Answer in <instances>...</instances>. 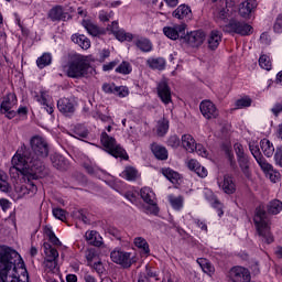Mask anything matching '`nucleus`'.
Instances as JSON below:
<instances>
[{
	"instance_id": "f257e3e1",
	"label": "nucleus",
	"mask_w": 282,
	"mask_h": 282,
	"mask_svg": "<svg viewBox=\"0 0 282 282\" xmlns=\"http://www.w3.org/2000/svg\"><path fill=\"white\" fill-rule=\"evenodd\" d=\"M17 261L18 267L26 272L19 252L9 247H0V282H28V278L24 281L19 278Z\"/></svg>"
},
{
	"instance_id": "f03ea898",
	"label": "nucleus",
	"mask_w": 282,
	"mask_h": 282,
	"mask_svg": "<svg viewBox=\"0 0 282 282\" xmlns=\"http://www.w3.org/2000/svg\"><path fill=\"white\" fill-rule=\"evenodd\" d=\"M30 145L32 152L25 151V145L23 147L22 155L30 162L32 169H35L37 173L43 172V160L50 155V147L47 141L43 137H32L30 140Z\"/></svg>"
},
{
	"instance_id": "7ed1b4c3",
	"label": "nucleus",
	"mask_w": 282,
	"mask_h": 282,
	"mask_svg": "<svg viewBox=\"0 0 282 282\" xmlns=\"http://www.w3.org/2000/svg\"><path fill=\"white\" fill-rule=\"evenodd\" d=\"M253 224L256 232L262 243L270 245L274 241V236H272L271 231L272 223L270 221V217L268 216V213L263 206L256 208Z\"/></svg>"
},
{
	"instance_id": "20e7f679",
	"label": "nucleus",
	"mask_w": 282,
	"mask_h": 282,
	"mask_svg": "<svg viewBox=\"0 0 282 282\" xmlns=\"http://www.w3.org/2000/svg\"><path fill=\"white\" fill-rule=\"evenodd\" d=\"M23 147L17 151V153L12 158V166L9 170L11 177H19V173L21 175H25L29 180H36L40 177V173L36 169L32 167L26 158L22 154Z\"/></svg>"
},
{
	"instance_id": "39448f33",
	"label": "nucleus",
	"mask_w": 282,
	"mask_h": 282,
	"mask_svg": "<svg viewBox=\"0 0 282 282\" xmlns=\"http://www.w3.org/2000/svg\"><path fill=\"white\" fill-rule=\"evenodd\" d=\"M89 69H91L89 57L75 54L67 65L66 74L69 78H85L89 74Z\"/></svg>"
},
{
	"instance_id": "423d86ee",
	"label": "nucleus",
	"mask_w": 282,
	"mask_h": 282,
	"mask_svg": "<svg viewBox=\"0 0 282 282\" xmlns=\"http://www.w3.org/2000/svg\"><path fill=\"white\" fill-rule=\"evenodd\" d=\"M101 144L102 147H105L106 151L113 158H124V155H127L124 149L116 143V139H113V137H109L107 132L101 133Z\"/></svg>"
},
{
	"instance_id": "0eeeda50",
	"label": "nucleus",
	"mask_w": 282,
	"mask_h": 282,
	"mask_svg": "<svg viewBox=\"0 0 282 282\" xmlns=\"http://www.w3.org/2000/svg\"><path fill=\"white\" fill-rule=\"evenodd\" d=\"M223 30L228 34H240V36H248L252 32V26L239 20H230Z\"/></svg>"
},
{
	"instance_id": "6e6552de",
	"label": "nucleus",
	"mask_w": 282,
	"mask_h": 282,
	"mask_svg": "<svg viewBox=\"0 0 282 282\" xmlns=\"http://www.w3.org/2000/svg\"><path fill=\"white\" fill-rule=\"evenodd\" d=\"M141 198L145 204H148L145 208V213L148 215H158L160 213V208L158 207V203L155 202V193L151 187H143L140 192Z\"/></svg>"
},
{
	"instance_id": "1a4fd4ad",
	"label": "nucleus",
	"mask_w": 282,
	"mask_h": 282,
	"mask_svg": "<svg viewBox=\"0 0 282 282\" xmlns=\"http://www.w3.org/2000/svg\"><path fill=\"white\" fill-rule=\"evenodd\" d=\"M33 100L39 102V105H41L50 116L54 113V104H52V96L50 95V91L42 88L40 91L33 93Z\"/></svg>"
},
{
	"instance_id": "9d476101",
	"label": "nucleus",
	"mask_w": 282,
	"mask_h": 282,
	"mask_svg": "<svg viewBox=\"0 0 282 282\" xmlns=\"http://www.w3.org/2000/svg\"><path fill=\"white\" fill-rule=\"evenodd\" d=\"M110 259L117 265L122 268H131L133 264V259L131 258V252H127L121 249H115L110 252Z\"/></svg>"
},
{
	"instance_id": "9b49d317",
	"label": "nucleus",
	"mask_w": 282,
	"mask_h": 282,
	"mask_svg": "<svg viewBox=\"0 0 282 282\" xmlns=\"http://www.w3.org/2000/svg\"><path fill=\"white\" fill-rule=\"evenodd\" d=\"M227 279L230 282H250L252 276L248 269L243 267H232L227 273Z\"/></svg>"
},
{
	"instance_id": "f8f14e48",
	"label": "nucleus",
	"mask_w": 282,
	"mask_h": 282,
	"mask_svg": "<svg viewBox=\"0 0 282 282\" xmlns=\"http://www.w3.org/2000/svg\"><path fill=\"white\" fill-rule=\"evenodd\" d=\"M17 105V95L9 94L7 95L0 106L1 113H4L9 120H12L14 116H17V111L12 110V108Z\"/></svg>"
},
{
	"instance_id": "ddd939ff",
	"label": "nucleus",
	"mask_w": 282,
	"mask_h": 282,
	"mask_svg": "<svg viewBox=\"0 0 282 282\" xmlns=\"http://www.w3.org/2000/svg\"><path fill=\"white\" fill-rule=\"evenodd\" d=\"M199 110L202 116L206 118V120H213L214 118H218L219 110L217 109V106L213 104L210 100H203L199 105Z\"/></svg>"
},
{
	"instance_id": "4468645a",
	"label": "nucleus",
	"mask_w": 282,
	"mask_h": 282,
	"mask_svg": "<svg viewBox=\"0 0 282 282\" xmlns=\"http://www.w3.org/2000/svg\"><path fill=\"white\" fill-rule=\"evenodd\" d=\"M217 185L226 195H235L237 192V184L235 183V178L230 175H224L223 178H217Z\"/></svg>"
},
{
	"instance_id": "2eb2a0df",
	"label": "nucleus",
	"mask_w": 282,
	"mask_h": 282,
	"mask_svg": "<svg viewBox=\"0 0 282 282\" xmlns=\"http://www.w3.org/2000/svg\"><path fill=\"white\" fill-rule=\"evenodd\" d=\"M205 39L206 34L203 31H192L183 37V41L191 47H199Z\"/></svg>"
},
{
	"instance_id": "dca6fc26",
	"label": "nucleus",
	"mask_w": 282,
	"mask_h": 282,
	"mask_svg": "<svg viewBox=\"0 0 282 282\" xmlns=\"http://www.w3.org/2000/svg\"><path fill=\"white\" fill-rule=\"evenodd\" d=\"M185 32H186V24L184 23L163 28V34H165V36L167 39H171L172 41H177V39L184 35Z\"/></svg>"
},
{
	"instance_id": "f3484780",
	"label": "nucleus",
	"mask_w": 282,
	"mask_h": 282,
	"mask_svg": "<svg viewBox=\"0 0 282 282\" xmlns=\"http://www.w3.org/2000/svg\"><path fill=\"white\" fill-rule=\"evenodd\" d=\"M254 10H257V0H246L239 4L238 12L242 19H250Z\"/></svg>"
},
{
	"instance_id": "a211bd4d",
	"label": "nucleus",
	"mask_w": 282,
	"mask_h": 282,
	"mask_svg": "<svg viewBox=\"0 0 282 282\" xmlns=\"http://www.w3.org/2000/svg\"><path fill=\"white\" fill-rule=\"evenodd\" d=\"M172 17L178 21H186L193 17V11L188 4H181L173 11Z\"/></svg>"
},
{
	"instance_id": "6ab92c4d",
	"label": "nucleus",
	"mask_w": 282,
	"mask_h": 282,
	"mask_svg": "<svg viewBox=\"0 0 282 282\" xmlns=\"http://www.w3.org/2000/svg\"><path fill=\"white\" fill-rule=\"evenodd\" d=\"M203 193L207 202H209V204L213 206V208L217 209L218 217H221L224 215V205L217 199L213 191L205 188Z\"/></svg>"
},
{
	"instance_id": "aec40b11",
	"label": "nucleus",
	"mask_w": 282,
	"mask_h": 282,
	"mask_svg": "<svg viewBox=\"0 0 282 282\" xmlns=\"http://www.w3.org/2000/svg\"><path fill=\"white\" fill-rule=\"evenodd\" d=\"M158 94L164 105H169V102H171V88L166 80H162L158 85Z\"/></svg>"
},
{
	"instance_id": "412c9836",
	"label": "nucleus",
	"mask_w": 282,
	"mask_h": 282,
	"mask_svg": "<svg viewBox=\"0 0 282 282\" xmlns=\"http://www.w3.org/2000/svg\"><path fill=\"white\" fill-rule=\"evenodd\" d=\"M186 164L189 171H194V173H196L198 177H208V170L202 166V164H199L197 160L191 159L186 162Z\"/></svg>"
},
{
	"instance_id": "4be33fe9",
	"label": "nucleus",
	"mask_w": 282,
	"mask_h": 282,
	"mask_svg": "<svg viewBox=\"0 0 282 282\" xmlns=\"http://www.w3.org/2000/svg\"><path fill=\"white\" fill-rule=\"evenodd\" d=\"M48 17L53 21H67L69 19V13L63 10V7L57 6L48 12Z\"/></svg>"
},
{
	"instance_id": "5701e85b",
	"label": "nucleus",
	"mask_w": 282,
	"mask_h": 282,
	"mask_svg": "<svg viewBox=\"0 0 282 282\" xmlns=\"http://www.w3.org/2000/svg\"><path fill=\"white\" fill-rule=\"evenodd\" d=\"M181 144L188 153H195V145L197 142H195V138H193V135L183 134L181 138Z\"/></svg>"
},
{
	"instance_id": "b1692460",
	"label": "nucleus",
	"mask_w": 282,
	"mask_h": 282,
	"mask_svg": "<svg viewBox=\"0 0 282 282\" xmlns=\"http://www.w3.org/2000/svg\"><path fill=\"white\" fill-rule=\"evenodd\" d=\"M57 109L61 113H74V102L69 98H62L57 101Z\"/></svg>"
},
{
	"instance_id": "393cba45",
	"label": "nucleus",
	"mask_w": 282,
	"mask_h": 282,
	"mask_svg": "<svg viewBox=\"0 0 282 282\" xmlns=\"http://www.w3.org/2000/svg\"><path fill=\"white\" fill-rule=\"evenodd\" d=\"M221 43V32L212 31L207 37V45L209 50H217Z\"/></svg>"
},
{
	"instance_id": "a878e982",
	"label": "nucleus",
	"mask_w": 282,
	"mask_h": 282,
	"mask_svg": "<svg viewBox=\"0 0 282 282\" xmlns=\"http://www.w3.org/2000/svg\"><path fill=\"white\" fill-rule=\"evenodd\" d=\"M120 175L128 182H135V180H140V172H138V170L133 166H127Z\"/></svg>"
},
{
	"instance_id": "bb28decb",
	"label": "nucleus",
	"mask_w": 282,
	"mask_h": 282,
	"mask_svg": "<svg viewBox=\"0 0 282 282\" xmlns=\"http://www.w3.org/2000/svg\"><path fill=\"white\" fill-rule=\"evenodd\" d=\"M87 243L90 246H95L96 248H100L102 246V237L97 231H86L85 235Z\"/></svg>"
},
{
	"instance_id": "cd10ccee",
	"label": "nucleus",
	"mask_w": 282,
	"mask_h": 282,
	"mask_svg": "<svg viewBox=\"0 0 282 282\" xmlns=\"http://www.w3.org/2000/svg\"><path fill=\"white\" fill-rule=\"evenodd\" d=\"M147 65L150 69H158L162 72L166 67V61L162 57H149L147 59Z\"/></svg>"
},
{
	"instance_id": "c85d7f7f",
	"label": "nucleus",
	"mask_w": 282,
	"mask_h": 282,
	"mask_svg": "<svg viewBox=\"0 0 282 282\" xmlns=\"http://www.w3.org/2000/svg\"><path fill=\"white\" fill-rule=\"evenodd\" d=\"M72 41L76 45H79L82 50H89V47H91V41L83 34H73Z\"/></svg>"
},
{
	"instance_id": "c756f323",
	"label": "nucleus",
	"mask_w": 282,
	"mask_h": 282,
	"mask_svg": "<svg viewBox=\"0 0 282 282\" xmlns=\"http://www.w3.org/2000/svg\"><path fill=\"white\" fill-rule=\"evenodd\" d=\"M44 260H57L58 261V250L54 248L50 242H44Z\"/></svg>"
},
{
	"instance_id": "7c9ffc66",
	"label": "nucleus",
	"mask_w": 282,
	"mask_h": 282,
	"mask_svg": "<svg viewBox=\"0 0 282 282\" xmlns=\"http://www.w3.org/2000/svg\"><path fill=\"white\" fill-rule=\"evenodd\" d=\"M51 162L58 171H65V169H67V161L61 154H53L51 156Z\"/></svg>"
},
{
	"instance_id": "2f4dec72",
	"label": "nucleus",
	"mask_w": 282,
	"mask_h": 282,
	"mask_svg": "<svg viewBox=\"0 0 282 282\" xmlns=\"http://www.w3.org/2000/svg\"><path fill=\"white\" fill-rule=\"evenodd\" d=\"M135 46L141 52H151L153 50V44L151 41L147 37H139L134 41Z\"/></svg>"
},
{
	"instance_id": "473e14b6",
	"label": "nucleus",
	"mask_w": 282,
	"mask_h": 282,
	"mask_svg": "<svg viewBox=\"0 0 282 282\" xmlns=\"http://www.w3.org/2000/svg\"><path fill=\"white\" fill-rule=\"evenodd\" d=\"M44 272L46 274H58V260H45L43 261Z\"/></svg>"
},
{
	"instance_id": "72a5a7b5",
	"label": "nucleus",
	"mask_w": 282,
	"mask_h": 282,
	"mask_svg": "<svg viewBox=\"0 0 282 282\" xmlns=\"http://www.w3.org/2000/svg\"><path fill=\"white\" fill-rule=\"evenodd\" d=\"M260 147H261L262 153H263L267 158H272V155H274V144H272V142H270V140H268V139H262V140L260 141Z\"/></svg>"
},
{
	"instance_id": "f704fd0d",
	"label": "nucleus",
	"mask_w": 282,
	"mask_h": 282,
	"mask_svg": "<svg viewBox=\"0 0 282 282\" xmlns=\"http://www.w3.org/2000/svg\"><path fill=\"white\" fill-rule=\"evenodd\" d=\"M237 162L243 175H246V177H250V159L248 158V155L239 156L237 159Z\"/></svg>"
},
{
	"instance_id": "c9c22d12",
	"label": "nucleus",
	"mask_w": 282,
	"mask_h": 282,
	"mask_svg": "<svg viewBox=\"0 0 282 282\" xmlns=\"http://www.w3.org/2000/svg\"><path fill=\"white\" fill-rule=\"evenodd\" d=\"M133 243L135 248H139V250H141L142 254L148 256L151 253V249L149 248V242H147V239L142 237H137L134 238Z\"/></svg>"
},
{
	"instance_id": "e433bc0d",
	"label": "nucleus",
	"mask_w": 282,
	"mask_h": 282,
	"mask_svg": "<svg viewBox=\"0 0 282 282\" xmlns=\"http://www.w3.org/2000/svg\"><path fill=\"white\" fill-rule=\"evenodd\" d=\"M70 135L73 138H76V140H83V138H87V135H89V131L87 130V128L85 126L77 124L74 127Z\"/></svg>"
},
{
	"instance_id": "4c0bfd02",
	"label": "nucleus",
	"mask_w": 282,
	"mask_h": 282,
	"mask_svg": "<svg viewBox=\"0 0 282 282\" xmlns=\"http://www.w3.org/2000/svg\"><path fill=\"white\" fill-rule=\"evenodd\" d=\"M82 24L90 36H98V34H100V29H98V25H96L93 21L84 20Z\"/></svg>"
},
{
	"instance_id": "58836bf2",
	"label": "nucleus",
	"mask_w": 282,
	"mask_h": 282,
	"mask_svg": "<svg viewBox=\"0 0 282 282\" xmlns=\"http://www.w3.org/2000/svg\"><path fill=\"white\" fill-rule=\"evenodd\" d=\"M152 153L156 160H167L169 159V151L166 148L162 145H152Z\"/></svg>"
},
{
	"instance_id": "ea45409f",
	"label": "nucleus",
	"mask_w": 282,
	"mask_h": 282,
	"mask_svg": "<svg viewBox=\"0 0 282 282\" xmlns=\"http://www.w3.org/2000/svg\"><path fill=\"white\" fill-rule=\"evenodd\" d=\"M162 174L164 175V177H166V180H169V182H171L172 184H177L180 182V173L175 172L174 170H172L171 167H166L162 170Z\"/></svg>"
},
{
	"instance_id": "a19ab883",
	"label": "nucleus",
	"mask_w": 282,
	"mask_h": 282,
	"mask_svg": "<svg viewBox=\"0 0 282 282\" xmlns=\"http://www.w3.org/2000/svg\"><path fill=\"white\" fill-rule=\"evenodd\" d=\"M167 199L174 210H182L184 208V197L170 195Z\"/></svg>"
},
{
	"instance_id": "79ce46f5",
	"label": "nucleus",
	"mask_w": 282,
	"mask_h": 282,
	"mask_svg": "<svg viewBox=\"0 0 282 282\" xmlns=\"http://www.w3.org/2000/svg\"><path fill=\"white\" fill-rule=\"evenodd\" d=\"M36 65H37L39 69H44V67L52 65V54L44 53L42 56H40L36 59Z\"/></svg>"
},
{
	"instance_id": "37998d69",
	"label": "nucleus",
	"mask_w": 282,
	"mask_h": 282,
	"mask_svg": "<svg viewBox=\"0 0 282 282\" xmlns=\"http://www.w3.org/2000/svg\"><path fill=\"white\" fill-rule=\"evenodd\" d=\"M39 188L36 184L30 182L28 185L21 187L22 195H26L28 197H34L37 193Z\"/></svg>"
},
{
	"instance_id": "c03bdc74",
	"label": "nucleus",
	"mask_w": 282,
	"mask_h": 282,
	"mask_svg": "<svg viewBox=\"0 0 282 282\" xmlns=\"http://www.w3.org/2000/svg\"><path fill=\"white\" fill-rule=\"evenodd\" d=\"M112 34H115L116 39L119 40L121 43H124V41H133V35L131 33H127V31L124 30H112Z\"/></svg>"
},
{
	"instance_id": "a18cd8bd",
	"label": "nucleus",
	"mask_w": 282,
	"mask_h": 282,
	"mask_svg": "<svg viewBox=\"0 0 282 282\" xmlns=\"http://www.w3.org/2000/svg\"><path fill=\"white\" fill-rule=\"evenodd\" d=\"M282 210V203L279 199L271 200L268 205V213L271 215H279Z\"/></svg>"
},
{
	"instance_id": "49530a36",
	"label": "nucleus",
	"mask_w": 282,
	"mask_h": 282,
	"mask_svg": "<svg viewBox=\"0 0 282 282\" xmlns=\"http://www.w3.org/2000/svg\"><path fill=\"white\" fill-rule=\"evenodd\" d=\"M167 132H169V120L163 118L158 121L156 133L158 135L162 137V135H166Z\"/></svg>"
},
{
	"instance_id": "de8ad7c7",
	"label": "nucleus",
	"mask_w": 282,
	"mask_h": 282,
	"mask_svg": "<svg viewBox=\"0 0 282 282\" xmlns=\"http://www.w3.org/2000/svg\"><path fill=\"white\" fill-rule=\"evenodd\" d=\"M215 17L218 21H228L232 17V13L226 7H223L216 11Z\"/></svg>"
},
{
	"instance_id": "09e8293b",
	"label": "nucleus",
	"mask_w": 282,
	"mask_h": 282,
	"mask_svg": "<svg viewBox=\"0 0 282 282\" xmlns=\"http://www.w3.org/2000/svg\"><path fill=\"white\" fill-rule=\"evenodd\" d=\"M0 191L8 193L10 191V183H8V174L0 170Z\"/></svg>"
},
{
	"instance_id": "8fccbe9b",
	"label": "nucleus",
	"mask_w": 282,
	"mask_h": 282,
	"mask_svg": "<svg viewBox=\"0 0 282 282\" xmlns=\"http://www.w3.org/2000/svg\"><path fill=\"white\" fill-rule=\"evenodd\" d=\"M259 65L261 69L270 72V69H272V59L268 55L263 54L259 58Z\"/></svg>"
},
{
	"instance_id": "3c124183",
	"label": "nucleus",
	"mask_w": 282,
	"mask_h": 282,
	"mask_svg": "<svg viewBox=\"0 0 282 282\" xmlns=\"http://www.w3.org/2000/svg\"><path fill=\"white\" fill-rule=\"evenodd\" d=\"M223 151L225 152V155L228 159L231 169H237V161L235 160V153H232V150L230 149V147L225 145L223 148Z\"/></svg>"
},
{
	"instance_id": "603ef678",
	"label": "nucleus",
	"mask_w": 282,
	"mask_h": 282,
	"mask_svg": "<svg viewBox=\"0 0 282 282\" xmlns=\"http://www.w3.org/2000/svg\"><path fill=\"white\" fill-rule=\"evenodd\" d=\"M117 74H123L127 76L130 72H132L131 64L129 62H122L117 68H116Z\"/></svg>"
},
{
	"instance_id": "864d4df0",
	"label": "nucleus",
	"mask_w": 282,
	"mask_h": 282,
	"mask_svg": "<svg viewBox=\"0 0 282 282\" xmlns=\"http://www.w3.org/2000/svg\"><path fill=\"white\" fill-rule=\"evenodd\" d=\"M256 162L259 164L262 171H264V173H270V171H272V165L263 159V155L258 156V159H256Z\"/></svg>"
},
{
	"instance_id": "5fc2aeb1",
	"label": "nucleus",
	"mask_w": 282,
	"mask_h": 282,
	"mask_svg": "<svg viewBox=\"0 0 282 282\" xmlns=\"http://www.w3.org/2000/svg\"><path fill=\"white\" fill-rule=\"evenodd\" d=\"M252 105V99L249 97L240 98L236 101V109H246V107H250Z\"/></svg>"
},
{
	"instance_id": "6e6d98bb",
	"label": "nucleus",
	"mask_w": 282,
	"mask_h": 282,
	"mask_svg": "<svg viewBox=\"0 0 282 282\" xmlns=\"http://www.w3.org/2000/svg\"><path fill=\"white\" fill-rule=\"evenodd\" d=\"M53 217L59 219V221H65V219H67V212L63 208H53Z\"/></svg>"
},
{
	"instance_id": "4d7b16f0",
	"label": "nucleus",
	"mask_w": 282,
	"mask_h": 282,
	"mask_svg": "<svg viewBox=\"0 0 282 282\" xmlns=\"http://www.w3.org/2000/svg\"><path fill=\"white\" fill-rule=\"evenodd\" d=\"M249 150L251 155H253L254 160L259 159L262 155L261 150H259V145L254 141L249 142Z\"/></svg>"
},
{
	"instance_id": "13d9d810",
	"label": "nucleus",
	"mask_w": 282,
	"mask_h": 282,
	"mask_svg": "<svg viewBox=\"0 0 282 282\" xmlns=\"http://www.w3.org/2000/svg\"><path fill=\"white\" fill-rule=\"evenodd\" d=\"M115 96H119V98H127L129 96V88L124 86H115Z\"/></svg>"
},
{
	"instance_id": "bf43d9fd",
	"label": "nucleus",
	"mask_w": 282,
	"mask_h": 282,
	"mask_svg": "<svg viewBox=\"0 0 282 282\" xmlns=\"http://www.w3.org/2000/svg\"><path fill=\"white\" fill-rule=\"evenodd\" d=\"M98 254L96 253V249H88L86 251V261L87 265H91L94 261H96Z\"/></svg>"
},
{
	"instance_id": "052dcab7",
	"label": "nucleus",
	"mask_w": 282,
	"mask_h": 282,
	"mask_svg": "<svg viewBox=\"0 0 282 282\" xmlns=\"http://www.w3.org/2000/svg\"><path fill=\"white\" fill-rule=\"evenodd\" d=\"M234 151L236 153V158H243L248 154H246V148L241 143H235L234 144Z\"/></svg>"
},
{
	"instance_id": "680f3d73",
	"label": "nucleus",
	"mask_w": 282,
	"mask_h": 282,
	"mask_svg": "<svg viewBox=\"0 0 282 282\" xmlns=\"http://www.w3.org/2000/svg\"><path fill=\"white\" fill-rule=\"evenodd\" d=\"M194 151L197 153V155H200V158H208V150H206V148L199 143H196Z\"/></svg>"
},
{
	"instance_id": "e2e57ef3",
	"label": "nucleus",
	"mask_w": 282,
	"mask_h": 282,
	"mask_svg": "<svg viewBox=\"0 0 282 282\" xmlns=\"http://www.w3.org/2000/svg\"><path fill=\"white\" fill-rule=\"evenodd\" d=\"M273 31L276 34H281L282 33V13L278 15V18L275 19V22L273 24Z\"/></svg>"
},
{
	"instance_id": "0e129e2a",
	"label": "nucleus",
	"mask_w": 282,
	"mask_h": 282,
	"mask_svg": "<svg viewBox=\"0 0 282 282\" xmlns=\"http://www.w3.org/2000/svg\"><path fill=\"white\" fill-rule=\"evenodd\" d=\"M89 268H94V270L97 272V274H104L105 273V265H102V262L97 261L94 262Z\"/></svg>"
},
{
	"instance_id": "69168bd1",
	"label": "nucleus",
	"mask_w": 282,
	"mask_h": 282,
	"mask_svg": "<svg viewBox=\"0 0 282 282\" xmlns=\"http://www.w3.org/2000/svg\"><path fill=\"white\" fill-rule=\"evenodd\" d=\"M225 8L234 14L235 10H237V2L235 0H226Z\"/></svg>"
},
{
	"instance_id": "338daca9",
	"label": "nucleus",
	"mask_w": 282,
	"mask_h": 282,
	"mask_svg": "<svg viewBox=\"0 0 282 282\" xmlns=\"http://www.w3.org/2000/svg\"><path fill=\"white\" fill-rule=\"evenodd\" d=\"M267 173L269 174V180L273 182V184H276V182H279V180L281 178V174L272 169L270 172Z\"/></svg>"
},
{
	"instance_id": "774afa93",
	"label": "nucleus",
	"mask_w": 282,
	"mask_h": 282,
	"mask_svg": "<svg viewBox=\"0 0 282 282\" xmlns=\"http://www.w3.org/2000/svg\"><path fill=\"white\" fill-rule=\"evenodd\" d=\"M274 158H275L276 164H279V166L282 167V145L276 149Z\"/></svg>"
}]
</instances>
